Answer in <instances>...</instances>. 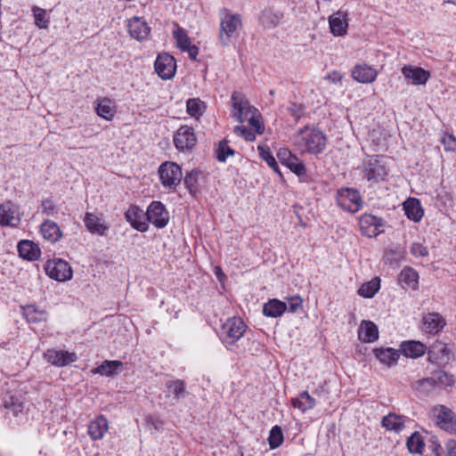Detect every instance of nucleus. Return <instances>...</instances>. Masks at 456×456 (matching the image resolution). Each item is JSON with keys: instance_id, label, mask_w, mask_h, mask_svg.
Returning a JSON list of instances; mask_svg holds the SVG:
<instances>
[{"instance_id": "nucleus-24", "label": "nucleus", "mask_w": 456, "mask_h": 456, "mask_svg": "<svg viewBox=\"0 0 456 456\" xmlns=\"http://www.w3.org/2000/svg\"><path fill=\"white\" fill-rule=\"evenodd\" d=\"M347 13L338 11L329 19L331 33L336 37L344 36L346 33L348 22L346 19Z\"/></svg>"}, {"instance_id": "nucleus-9", "label": "nucleus", "mask_w": 456, "mask_h": 456, "mask_svg": "<svg viewBox=\"0 0 456 456\" xmlns=\"http://www.w3.org/2000/svg\"><path fill=\"white\" fill-rule=\"evenodd\" d=\"M45 271L51 279L58 281H69L73 275L69 263L61 258L48 260L45 265Z\"/></svg>"}, {"instance_id": "nucleus-13", "label": "nucleus", "mask_w": 456, "mask_h": 456, "mask_svg": "<svg viewBox=\"0 0 456 456\" xmlns=\"http://www.w3.org/2000/svg\"><path fill=\"white\" fill-rule=\"evenodd\" d=\"M174 144L180 151L191 150L197 142L194 129L189 126H182L174 135Z\"/></svg>"}, {"instance_id": "nucleus-12", "label": "nucleus", "mask_w": 456, "mask_h": 456, "mask_svg": "<svg viewBox=\"0 0 456 456\" xmlns=\"http://www.w3.org/2000/svg\"><path fill=\"white\" fill-rule=\"evenodd\" d=\"M232 103L233 107V118L240 122H245L252 113H256V108L250 105L240 93L234 92L232 95Z\"/></svg>"}, {"instance_id": "nucleus-43", "label": "nucleus", "mask_w": 456, "mask_h": 456, "mask_svg": "<svg viewBox=\"0 0 456 456\" xmlns=\"http://www.w3.org/2000/svg\"><path fill=\"white\" fill-rule=\"evenodd\" d=\"M380 280L376 277L371 281L363 283L358 289V294L365 298H371L379 290Z\"/></svg>"}, {"instance_id": "nucleus-63", "label": "nucleus", "mask_w": 456, "mask_h": 456, "mask_svg": "<svg viewBox=\"0 0 456 456\" xmlns=\"http://www.w3.org/2000/svg\"><path fill=\"white\" fill-rule=\"evenodd\" d=\"M216 274L217 278L220 279V273H216Z\"/></svg>"}, {"instance_id": "nucleus-17", "label": "nucleus", "mask_w": 456, "mask_h": 456, "mask_svg": "<svg viewBox=\"0 0 456 456\" xmlns=\"http://www.w3.org/2000/svg\"><path fill=\"white\" fill-rule=\"evenodd\" d=\"M444 318L438 313H428L422 317V330L428 334H437L445 326Z\"/></svg>"}, {"instance_id": "nucleus-40", "label": "nucleus", "mask_w": 456, "mask_h": 456, "mask_svg": "<svg viewBox=\"0 0 456 456\" xmlns=\"http://www.w3.org/2000/svg\"><path fill=\"white\" fill-rule=\"evenodd\" d=\"M292 405L305 412L313 409L316 405V401L308 394V392L304 391L298 395V397L292 399Z\"/></svg>"}, {"instance_id": "nucleus-7", "label": "nucleus", "mask_w": 456, "mask_h": 456, "mask_svg": "<svg viewBox=\"0 0 456 456\" xmlns=\"http://www.w3.org/2000/svg\"><path fill=\"white\" fill-rule=\"evenodd\" d=\"M246 325L240 318H229L221 328V339L224 343L233 345L244 334Z\"/></svg>"}, {"instance_id": "nucleus-61", "label": "nucleus", "mask_w": 456, "mask_h": 456, "mask_svg": "<svg viewBox=\"0 0 456 456\" xmlns=\"http://www.w3.org/2000/svg\"><path fill=\"white\" fill-rule=\"evenodd\" d=\"M185 52L188 53L191 60L196 61L199 54V48L196 45H191L187 49H185Z\"/></svg>"}, {"instance_id": "nucleus-53", "label": "nucleus", "mask_w": 456, "mask_h": 456, "mask_svg": "<svg viewBox=\"0 0 456 456\" xmlns=\"http://www.w3.org/2000/svg\"><path fill=\"white\" fill-rule=\"evenodd\" d=\"M42 213L47 216H53L56 214V206L51 199H45L41 203Z\"/></svg>"}, {"instance_id": "nucleus-3", "label": "nucleus", "mask_w": 456, "mask_h": 456, "mask_svg": "<svg viewBox=\"0 0 456 456\" xmlns=\"http://www.w3.org/2000/svg\"><path fill=\"white\" fill-rule=\"evenodd\" d=\"M220 17L219 40L222 45L226 46L232 37H237L238 30L241 28V20L239 14L232 13L226 8L220 11Z\"/></svg>"}, {"instance_id": "nucleus-16", "label": "nucleus", "mask_w": 456, "mask_h": 456, "mask_svg": "<svg viewBox=\"0 0 456 456\" xmlns=\"http://www.w3.org/2000/svg\"><path fill=\"white\" fill-rule=\"evenodd\" d=\"M44 358L49 363L57 367L67 366L77 360V356L75 353L55 349H48L44 354Z\"/></svg>"}, {"instance_id": "nucleus-48", "label": "nucleus", "mask_w": 456, "mask_h": 456, "mask_svg": "<svg viewBox=\"0 0 456 456\" xmlns=\"http://www.w3.org/2000/svg\"><path fill=\"white\" fill-rule=\"evenodd\" d=\"M284 436L281 430V428L278 425H275L270 430L268 442L271 449L278 448L283 442Z\"/></svg>"}, {"instance_id": "nucleus-42", "label": "nucleus", "mask_w": 456, "mask_h": 456, "mask_svg": "<svg viewBox=\"0 0 456 456\" xmlns=\"http://www.w3.org/2000/svg\"><path fill=\"white\" fill-rule=\"evenodd\" d=\"M23 314L29 323H39L47 318V314L44 310H39L36 305H28L23 309Z\"/></svg>"}, {"instance_id": "nucleus-28", "label": "nucleus", "mask_w": 456, "mask_h": 456, "mask_svg": "<svg viewBox=\"0 0 456 456\" xmlns=\"http://www.w3.org/2000/svg\"><path fill=\"white\" fill-rule=\"evenodd\" d=\"M405 416L389 412L387 415L382 418L381 426L388 431L400 433L405 428Z\"/></svg>"}, {"instance_id": "nucleus-36", "label": "nucleus", "mask_w": 456, "mask_h": 456, "mask_svg": "<svg viewBox=\"0 0 456 456\" xmlns=\"http://www.w3.org/2000/svg\"><path fill=\"white\" fill-rule=\"evenodd\" d=\"M399 281L404 289H416L419 284V274L413 268L405 267L399 274Z\"/></svg>"}, {"instance_id": "nucleus-26", "label": "nucleus", "mask_w": 456, "mask_h": 456, "mask_svg": "<svg viewBox=\"0 0 456 456\" xmlns=\"http://www.w3.org/2000/svg\"><path fill=\"white\" fill-rule=\"evenodd\" d=\"M17 249L20 256L28 261L37 260L41 256L39 247L28 240H20L17 245Z\"/></svg>"}, {"instance_id": "nucleus-60", "label": "nucleus", "mask_w": 456, "mask_h": 456, "mask_svg": "<svg viewBox=\"0 0 456 456\" xmlns=\"http://www.w3.org/2000/svg\"><path fill=\"white\" fill-rule=\"evenodd\" d=\"M325 78L329 81H330L331 83L333 84H338L339 82H341L342 78H343V76L340 72L338 71H333L331 73H329Z\"/></svg>"}, {"instance_id": "nucleus-38", "label": "nucleus", "mask_w": 456, "mask_h": 456, "mask_svg": "<svg viewBox=\"0 0 456 456\" xmlns=\"http://www.w3.org/2000/svg\"><path fill=\"white\" fill-rule=\"evenodd\" d=\"M122 362L118 360H105L99 366L94 368L91 371L93 374L112 377L117 374L118 370L122 367Z\"/></svg>"}, {"instance_id": "nucleus-39", "label": "nucleus", "mask_w": 456, "mask_h": 456, "mask_svg": "<svg viewBox=\"0 0 456 456\" xmlns=\"http://www.w3.org/2000/svg\"><path fill=\"white\" fill-rule=\"evenodd\" d=\"M436 379L443 386H452L454 383L453 376L447 372L439 370L435 372L434 378L423 379L418 381L419 386L428 385L433 387L436 383Z\"/></svg>"}, {"instance_id": "nucleus-51", "label": "nucleus", "mask_w": 456, "mask_h": 456, "mask_svg": "<svg viewBox=\"0 0 456 456\" xmlns=\"http://www.w3.org/2000/svg\"><path fill=\"white\" fill-rule=\"evenodd\" d=\"M261 114L259 113L258 110L256 109V113H252L248 119L246 120L248 125L250 126V128L258 134H262L265 131V126L263 123L260 120Z\"/></svg>"}, {"instance_id": "nucleus-8", "label": "nucleus", "mask_w": 456, "mask_h": 456, "mask_svg": "<svg viewBox=\"0 0 456 456\" xmlns=\"http://www.w3.org/2000/svg\"><path fill=\"white\" fill-rule=\"evenodd\" d=\"M433 419L441 429L456 434V414L444 405H436L432 410Z\"/></svg>"}, {"instance_id": "nucleus-58", "label": "nucleus", "mask_w": 456, "mask_h": 456, "mask_svg": "<svg viewBox=\"0 0 456 456\" xmlns=\"http://www.w3.org/2000/svg\"><path fill=\"white\" fill-rule=\"evenodd\" d=\"M289 112L296 120H298L304 113V108L301 104L292 103L289 108Z\"/></svg>"}, {"instance_id": "nucleus-6", "label": "nucleus", "mask_w": 456, "mask_h": 456, "mask_svg": "<svg viewBox=\"0 0 456 456\" xmlns=\"http://www.w3.org/2000/svg\"><path fill=\"white\" fill-rule=\"evenodd\" d=\"M338 205L351 213H355L362 207V199L360 192L352 188H341L336 196Z\"/></svg>"}, {"instance_id": "nucleus-62", "label": "nucleus", "mask_w": 456, "mask_h": 456, "mask_svg": "<svg viewBox=\"0 0 456 456\" xmlns=\"http://www.w3.org/2000/svg\"><path fill=\"white\" fill-rule=\"evenodd\" d=\"M445 3L456 4V0H444Z\"/></svg>"}, {"instance_id": "nucleus-45", "label": "nucleus", "mask_w": 456, "mask_h": 456, "mask_svg": "<svg viewBox=\"0 0 456 456\" xmlns=\"http://www.w3.org/2000/svg\"><path fill=\"white\" fill-rule=\"evenodd\" d=\"M200 173L198 170L188 172L183 179V183L190 193L194 196L198 191L199 176Z\"/></svg>"}, {"instance_id": "nucleus-32", "label": "nucleus", "mask_w": 456, "mask_h": 456, "mask_svg": "<svg viewBox=\"0 0 456 456\" xmlns=\"http://www.w3.org/2000/svg\"><path fill=\"white\" fill-rule=\"evenodd\" d=\"M405 216L413 222H419L423 216V209L418 199L409 198L403 203Z\"/></svg>"}, {"instance_id": "nucleus-18", "label": "nucleus", "mask_w": 456, "mask_h": 456, "mask_svg": "<svg viewBox=\"0 0 456 456\" xmlns=\"http://www.w3.org/2000/svg\"><path fill=\"white\" fill-rule=\"evenodd\" d=\"M402 73L407 80H411L415 86L426 85L430 77L429 71L412 65L403 66Z\"/></svg>"}, {"instance_id": "nucleus-14", "label": "nucleus", "mask_w": 456, "mask_h": 456, "mask_svg": "<svg viewBox=\"0 0 456 456\" xmlns=\"http://www.w3.org/2000/svg\"><path fill=\"white\" fill-rule=\"evenodd\" d=\"M3 406L5 410V415L10 418L12 415L18 419L25 414V405L21 395L17 394H6L3 398Z\"/></svg>"}, {"instance_id": "nucleus-49", "label": "nucleus", "mask_w": 456, "mask_h": 456, "mask_svg": "<svg viewBox=\"0 0 456 456\" xmlns=\"http://www.w3.org/2000/svg\"><path fill=\"white\" fill-rule=\"evenodd\" d=\"M216 159L219 162H225L229 156H233L235 151L228 145L226 140H223L219 142L216 151Z\"/></svg>"}, {"instance_id": "nucleus-29", "label": "nucleus", "mask_w": 456, "mask_h": 456, "mask_svg": "<svg viewBox=\"0 0 456 456\" xmlns=\"http://www.w3.org/2000/svg\"><path fill=\"white\" fill-rule=\"evenodd\" d=\"M40 232L45 240L52 243L57 242L62 237V232L58 224L49 219L40 224Z\"/></svg>"}, {"instance_id": "nucleus-27", "label": "nucleus", "mask_w": 456, "mask_h": 456, "mask_svg": "<svg viewBox=\"0 0 456 456\" xmlns=\"http://www.w3.org/2000/svg\"><path fill=\"white\" fill-rule=\"evenodd\" d=\"M377 75V70L366 64L356 65L352 70L353 78L363 84L373 82Z\"/></svg>"}, {"instance_id": "nucleus-59", "label": "nucleus", "mask_w": 456, "mask_h": 456, "mask_svg": "<svg viewBox=\"0 0 456 456\" xmlns=\"http://www.w3.org/2000/svg\"><path fill=\"white\" fill-rule=\"evenodd\" d=\"M447 456H456V440L449 439L445 443Z\"/></svg>"}, {"instance_id": "nucleus-56", "label": "nucleus", "mask_w": 456, "mask_h": 456, "mask_svg": "<svg viewBox=\"0 0 456 456\" xmlns=\"http://www.w3.org/2000/svg\"><path fill=\"white\" fill-rule=\"evenodd\" d=\"M303 300L300 297L295 296L289 300L287 304V310L290 313H296L299 308L302 307Z\"/></svg>"}, {"instance_id": "nucleus-41", "label": "nucleus", "mask_w": 456, "mask_h": 456, "mask_svg": "<svg viewBox=\"0 0 456 456\" xmlns=\"http://www.w3.org/2000/svg\"><path fill=\"white\" fill-rule=\"evenodd\" d=\"M406 446L412 454H422L425 447L423 436L419 432H413L406 441Z\"/></svg>"}, {"instance_id": "nucleus-1", "label": "nucleus", "mask_w": 456, "mask_h": 456, "mask_svg": "<svg viewBox=\"0 0 456 456\" xmlns=\"http://www.w3.org/2000/svg\"><path fill=\"white\" fill-rule=\"evenodd\" d=\"M327 137L318 128L305 126L299 131L297 144L309 154L318 155L326 148Z\"/></svg>"}, {"instance_id": "nucleus-34", "label": "nucleus", "mask_w": 456, "mask_h": 456, "mask_svg": "<svg viewBox=\"0 0 456 456\" xmlns=\"http://www.w3.org/2000/svg\"><path fill=\"white\" fill-rule=\"evenodd\" d=\"M286 311L287 304L276 298L270 299L263 307V314L273 318L281 316Z\"/></svg>"}, {"instance_id": "nucleus-23", "label": "nucleus", "mask_w": 456, "mask_h": 456, "mask_svg": "<svg viewBox=\"0 0 456 456\" xmlns=\"http://www.w3.org/2000/svg\"><path fill=\"white\" fill-rule=\"evenodd\" d=\"M84 223L85 226L91 233L101 236L107 235L109 225L94 214L89 212L86 213Z\"/></svg>"}, {"instance_id": "nucleus-47", "label": "nucleus", "mask_w": 456, "mask_h": 456, "mask_svg": "<svg viewBox=\"0 0 456 456\" xmlns=\"http://www.w3.org/2000/svg\"><path fill=\"white\" fill-rule=\"evenodd\" d=\"M174 37L175 39L177 47L182 52H185V49L191 45V38L189 37L187 32L182 28H178L174 31Z\"/></svg>"}, {"instance_id": "nucleus-44", "label": "nucleus", "mask_w": 456, "mask_h": 456, "mask_svg": "<svg viewBox=\"0 0 456 456\" xmlns=\"http://www.w3.org/2000/svg\"><path fill=\"white\" fill-rule=\"evenodd\" d=\"M258 151L260 157L266 162V164L276 173L279 175L280 178L283 180V175L280 170L278 163L271 152L270 149L265 146H258Z\"/></svg>"}, {"instance_id": "nucleus-20", "label": "nucleus", "mask_w": 456, "mask_h": 456, "mask_svg": "<svg viewBox=\"0 0 456 456\" xmlns=\"http://www.w3.org/2000/svg\"><path fill=\"white\" fill-rule=\"evenodd\" d=\"M143 211L135 205H132L129 207V208L125 213V218L126 220L130 224V225L141 232H144L148 231L149 225L147 222L143 221Z\"/></svg>"}, {"instance_id": "nucleus-37", "label": "nucleus", "mask_w": 456, "mask_h": 456, "mask_svg": "<svg viewBox=\"0 0 456 456\" xmlns=\"http://www.w3.org/2000/svg\"><path fill=\"white\" fill-rule=\"evenodd\" d=\"M95 110L98 116L109 121L114 118L117 111L113 101L106 97L98 101Z\"/></svg>"}, {"instance_id": "nucleus-30", "label": "nucleus", "mask_w": 456, "mask_h": 456, "mask_svg": "<svg viewBox=\"0 0 456 456\" xmlns=\"http://www.w3.org/2000/svg\"><path fill=\"white\" fill-rule=\"evenodd\" d=\"M108 420L103 415L98 416L88 425V435L93 440H101L108 431Z\"/></svg>"}, {"instance_id": "nucleus-5", "label": "nucleus", "mask_w": 456, "mask_h": 456, "mask_svg": "<svg viewBox=\"0 0 456 456\" xmlns=\"http://www.w3.org/2000/svg\"><path fill=\"white\" fill-rule=\"evenodd\" d=\"M279 161L297 175L300 182H307L306 168L303 162L287 148H281L277 151Z\"/></svg>"}, {"instance_id": "nucleus-46", "label": "nucleus", "mask_w": 456, "mask_h": 456, "mask_svg": "<svg viewBox=\"0 0 456 456\" xmlns=\"http://www.w3.org/2000/svg\"><path fill=\"white\" fill-rule=\"evenodd\" d=\"M205 107V103L198 98L189 99L186 102L187 112L196 118L203 114Z\"/></svg>"}, {"instance_id": "nucleus-52", "label": "nucleus", "mask_w": 456, "mask_h": 456, "mask_svg": "<svg viewBox=\"0 0 456 456\" xmlns=\"http://www.w3.org/2000/svg\"><path fill=\"white\" fill-rule=\"evenodd\" d=\"M233 131L235 134L244 138L248 142L256 140V133L251 128H248L245 126H236Z\"/></svg>"}, {"instance_id": "nucleus-22", "label": "nucleus", "mask_w": 456, "mask_h": 456, "mask_svg": "<svg viewBox=\"0 0 456 456\" xmlns=\"http://www.w3.org/2000/svg\"><path fill=\"white\" fill-rule=\"evenodd\" d=\"M165 386L168 393L167 395L172 396V399L176 403L184 400L190 395V392L186 388V384L183 379L167 380Z\"/></svg>"}, {"instance_id": "nucleus-11", "label": "nucleus", "mask_w": 456, "mask_h": 456, "mask_svg": "<svg viewBox=\"0 0 456 456\" xmlns=\"http://www.w3.org/2000/svg\"><path fill=\"white\" fill-rule=\"evenodd\" d=\"M359 227L363 236L372 238L383 232L385 221L371 214H364L359 217Z\"/></svg>"}, {"instance_id": "nucleus-10", "label": "nucleus", "mask_w": 456, "mask_h": 456, "mask_svg": "<svg viewBox=\"0 0 456 456\" xmlns=\"http://www.w3.org/2000/svg\"><path fill=\"white\" fill-rule=\"evenodd\" d=\"M145 216L148 222L158 229L166 227L169 222V213L160 201H152L148 206Z\"/></svg>"}, {"instance_id": "nucleus-55", "label": "nucleus", "mask_w": 456, "mask_h": 456, "mask_svg": "<svg viewBox=\"0 0 456 456\" xmlns=\"http://www.w3.org/2000/svg\"><path fill=\"white\" fill-rule=\"evenodd\" d=\"M442 143L444 146L445 151H456V138L452 134H445L442 138Z\"/></svg>"}, {"instance_id": "nucleus-2", "label": "nucleus", "mask_w": 456, "mask_h": 456, "mask_svg": "<svg viewBox=\"0 0 456 456\" xmlns=\"http://www.w3.org/2000/svg\"><path fill=\"white\" fill-rule=\"evenodd\" d=\"M362 171L369 182L378 183L384 181L388 175L386 157L379 155L367 156L362 160Z\"/></svg>"}, {"instance_id": "nucleus-31", "label": "nucleus", "mask_w": 456, "mask_h": 456, "mask_svg": "<svg viewBox=\"0 0 456 456\" xmlns=\"http://www.w3.org/2000/svg\"><path fill=\"white\" fill-rule=\"evenodd\" d=\"M284 14L282 12L274 8H265L260 16V20L264 27L272 28L277 27L282 22Z\"/></svg>"}, {"instance_id": "nucleus-25", "label": "nucleus", "mask_w": 456, "mask_h": 456, "mask_svg": "<svg viewBox=\"0 0 456 456\" xmlns=\"http://www.w3.org/2000/svg\"><path fill=\"white\" fill-rule=\"evenodd\" d=\"M358 338L364 343H373L379 338L378 326L371 321H362L358 329Z\"/></svg>"}, {"instance_id": "nucleus-33", "label": "nucleus", "mask_w": 456, "mask_h": 456, "mask_svg": "<svg viewBox=\"0 0 456 456\" xmlns=\"http://www.w3.org/2000/svg\"><path fill=\"white\" fill-rule=\"evenodd\" d=\"M373 353L376 358L381 362L387 366L394 365L397 362L400 354L398 350L392 347L387 348H375Z\"/></svg>"}, {"instance_id": "nucleus-21", "label": "nucleus", "mask_w": 456, "mask_h": 456, "mask_svg": "<svg viewBox=\"0 0 456 456\" xmlns=\"http://www.w3.org/2000/svg\"><path fill=\"white\" fill-rule=\"evenodd\" d=\"M127 29L131 37L139 41L146 39L151 32L148 24L139 17H134L128 20Z\"/></svg>"}, {"instance_id": "nucleus-54", "label": "nucleus", "mask_w": 456, "mask_h": 456, "mask_svg": "<svg viewBox=\"0 0 456 456\" xmlns=\"http://www.w3.org/2000/svg\"><path fill=\"white\" fill-rule=\"evenodd\" d=\"M146 424L151 428L157 431H160L163 429L164 421L159 417H155L152 415H148L145 417Z\"/></svg>"}, {"instance_id": "nucleus-15", "label": "nucleus", "mask_w": 456, "mask_h": 456, "mask_svg": "<svg viewBox=\"0 0 456 456\" xmlns=\"http://www.w3.org/2000/svg\"><path fill=\"white\" fill-rule=\"evenodd\" d=\"M155 71L162 79H170L175 74V59L169 53L159 54L155 63Z\"/></svg>"}, {"instance_id": "nucleus-57", "label": "nucleus", "mask_w": 456, "mask_h": 456, "mask_svg": "<svg viewBox=\"0 0 456 456\" xmlns=\"http://www.w3.org/2000/svg\"><path fill=\"white\" fill-rule=\"evenodd\" d=\"M411 251L415 256H426L428 255V250L420 243H413Z\"/></svg>"}, {"instance_id": "nucleus-19", "label": "nucleus", "mask_w": 456, "mask_h": 456, "mask_svg": "<svg viewBox=\"0 0 456 456\" xmlns=\"http://www.w3.org/2000/svg\"><path fill=\"white\" fill-rule=\"evenodd\" d=\"M20 222L17 208L11 202L0 205V224L2 226L16 227Z\"/></svg>"}, {"instance_id": "nucleus-35", "label": "nucleus", "mask_w": 456, "mask_h": 456, "mask_svg": "<svg viewBox=\"0 0 456 456\" xmlns=\"http://www.w3.org/2000/svg\"><path fill=\"white\" fill-rule=\"evenodd\" d=\"M401 351L406 357L417 358L425 354L426 346L419 341H404L401 344Z\"/></svg>"}, {"instance_id": "nucleus-50", "label": "nucleus", "mask_w": 456, "mask_h": 456, "mask_svg": "<svg viewBox=\"0 0 456 456\" xmlns=\"http://www.w3.org/2000/svg\"><path fill=\"white\" fill-rule=\"evenodd\" d=\"M32 12L36 26L39 28H47L49 26V20L45 18V10L38 6H34L32 8Z\"/></svg>"}, {"instance_id": "nucleus-4", "label": "nucleus", "mask_w": 456, "mask_h": 456, "mask_svg": "<svg viewBox=\"0 0 456 456\" xmlns=\"http://www.w3.org/2000/svg\"><path fill=\"white\" fill-rule=\"evenodd\" d=\"M158 172L161 184L169 191L175 190L183 178L182 169L175 162L166 161L162 163Z\"/></svg>"}]
</instances>
